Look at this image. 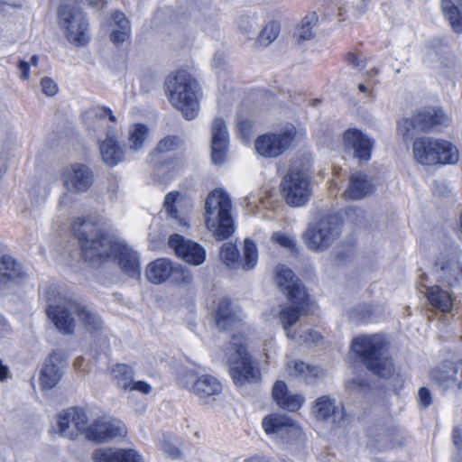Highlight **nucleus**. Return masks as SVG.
<instances>
[{
  "label": "nucleus",
  "instance_id": "obj_1",
  "mask_svg": "<svg viewBox=\"0 0 462 462\" xmlns=\"http://www.w3.org/2000/svg\"><path fill=\"white\" fill-rule=\"evenodd\" d=\"M85 261L99 265L116 257L122 271L131 278H139L141 267L138 254L127 245L106 236L98 221L92 217L77 218L72 224Z\"/></svg>",
  "mask_w": 462,
  "mask_h": 462
},
{
  "label": "nucleus",
  "instance_id": "obj_2",
  "mask_svg": "<svg viewBox=\"0 0 462 462\" xmlns=\"http://www.w3.org/2000/svg\"><path fill=\"white\" fill-rule=\"evenodd\" d=\"M166 93L170 103L187 120L194 119L199 110L200 87L198 81L186 70H178L165 81Z\"/></svg>",
  "mask_w": 462,
  "mask_h": 462
},
{
  "label": "nucleus",
  "instance_id": "obj_3",
  "mask_svg": "<svg viewBox=\"0 0 462 462\" xmlns=\"http://www.w3.org/2000/svg\"><path fill=\"white\" fill-rule=\"evenodd\" d=\"M231 208V199L221 189H214L206 199V226L219 241L228 238L235 231Z\"/></svg>",
  "mask_w": 462,
  "mask_h": 462
},
{
  "label": "nucleus",
  "instance_id": "obj_4",
  "mask_svg": "<svg viewBox=\"0 0 462 462\" xmlns=\"http://www.w3.org/2000/svg\"><path fill=\"white\" fill-rule=\"evenodd\" d=\"M352 350L373 373L382 377L393 374V366L388 356L387 343L382 336H360L353 340Z\"/></svg>",
  "mask_w": 462,
  "mask_h": 462
},
{
  "label": "nucleus",
  "instance_id": "obj_5",
  "mask_svg": "<svg viewBox=\"0 0 462 462\" xmlns=\"http://www.w3.org/2000/svg\"><path fill=\"white\" fill-rule=\"evenodd\" d=\"M231 376L237 385L256 382L260 379V370L254 367L245 348L244 337L235 336L231 346L226 353Z\"/></svg>",
  "mask_w": 462,
  "mask_h": 462
},
{
  "label": "nucleus",
  "instance_id": "obj_6",
  "mask_svg": "<svg viewBox=\"0 0 462 462\" xmlns=\"http://www.w3.org/2000/svg\"><path fill=\"white\" fill-rule=\"evenodd\" d=\"M58 24L70 43L83 46L88 42V24L85 14L70 0L63 2L60 5Z\"/></svg>",
  "mask_w": 462,
  "mask_h": 462
},
{
  "label": "nucleus",
  "instance_id": "obj_7",
  "mask_svg": "<svg viewBox=\"0 0 462 462\" xmlns=\"http://www.w3.org/2000/svg\"><path fill=\"white\" fill-rule=\"evenodd\" d=\"M178 384L205 402L214 400L222 392L221 383L213 375L199 374L194 368H181L177 374Z\"/></svg>",
  "mask_w": 462,
  "mask_h": 462
},
{
  "label": "nucleus",
  "instance_id": "obj_8",
  "mask_svg": "<svg viewBox=\"0 0 462 462\" xmlns=\"http://www.w3.org/2000/svg\"><path fill=\"white\" fill-rule=\"evenodd\" d=\"M281 190L288 205L293 207L305 205L311 194L308 170L293 164L282 180Z\"/></svg>",
  "mask_w": 462,
  "mask_h": 462
},
{
  "label": "nucleus",
  "instance_id": "obj_9",
  "mask_svg": "<svg viewBox=\"0 0 462 462\" xmlns=\"http://www.w3.org/2000/svg\"><path fill=\"white\" fill-rule=\"evenodd\" d=\"M341 225L336 216H328L310 225L303 234L307 247L314 252H323L339 237Z\"/></svg>",
  "mask_w": 462,
  "mask_h": 462
},
{
  "label": "nucleus",
  "instance_id": "obj_10",
  "mask_svg": "<svg viewBox=\"0 0 462 462\" xmlns=\"http://www.w3.org/2000/svg\"><path fill=\"white\" fill-rule=\"evenodd\" d=\"M287 303L281 306L280 310L273 317L279 319L286 336L295 338L291 333V327L298 322L300 316L311 311L314 304L309 300L307 291H287Z\"/></svg>",
  "mask_w": 462,
  "mask_h": 462
},
{
  "label": "nucleus",
  "instance_id": "obj_11",
  "mask_svg": "<svg viewBox=\"0 0 462 462\" xmlns=\"http://www.w3.org/2000/svg\"><path fill=\"white\" fill-rule=\"evenodd\" d=\"M79 310L80 302L60 297L48 305L46 312L60 333L70 335L75 331Z\"/></svg>",
  "mask_w": 462,
  "mask_h": 462
},
{
  "label": "nucleus",
  "instance_id": "obj_12",
  "mask_svg": "<svg viewBox=\"0 0 462 462\" xmlns=\"http://www.w3.org/2000/svg\"><path fill=\"white\" fill-rule=\"evenodd\" d=\"M297 130L294 125H287L277 133L259 135L254 142V149L263 158H277L291 145Z\"/></svg>",
  "mask_w": 462,
  "mask_h": 462
},
{
  "label": "nucleus",
  "instance_id": "obj_13",
  "mask_svg": "<svg viewBox=\"0 0 462 462\" xmlns=\"http://www.w3.org/2000/svg\"><path fill=\"white\" fill-rule=\"evenodd\" d=\"M89 424L88 412L80 408L71 407L57 415L58 433L70 440L78 439L80 435L87 439Z\"/></svg>",
  "mask_w": 462,
  "mask_h": 462
},
{
  "label": "nucleus",
  "instance_id": "obj_14",
  "mask_svg": "<svg viewBox=\"0 0 462 462\" xmlns=\"http://www.w3.org/2000/svg\"><path fill=\"white\" fill-rule=\"evenodd\" d=\"M126 432V427L120 420L102 416L90 421L87 439L96 442H104L117 437H124Z\"/></svg>",
  "mask_w": 462,
  "mask_h": 462
},
{
  "label": "nucleus",
  "instance_id": "obj_15",
  "mask_svg": "<svg viewBox=\"0 0 462 462\" xmlns=\"http://www.w3.org/2000/svg\"><path fill=\"white\" fill-rule=\"evenodd\" d=\"M168 245L179 258L188 263L199 265L205 262V249L194 241L174 234L169 237Z\"/></svg>",
  "mask_w": 462,
  "mask_h": 462
},
{
  "label": "nucleus",
  "instance_id": "obj_16",
  "mask_svg": "<svg viewBox=\"0 0 462 462\" xmlns=\"http://www.w3.org/2000/svg\"><path fill=\"white\" fill-rule=\"evenodd\" d=\"M228 143L226 123L222 118H216L211 125V161L215 165L226 162Z\"/></svg>",
  "mask_w": 462,
  "mask_h": 462
},
{
  "label": "nucleus",
  "instance_id": "obj_17",
  "mask_svg": "<svg viewBox=\"0 0 462 462\" xmlns=\"http://www.w3.org/2000/svg\"><path fill=\"white\" fill-rule=\"evenodd\" d=\"M62 180L68 190L84 192L92 185L93 176L88 166L74 163L63 171Z\"/></svg>",
  "mask_w": 462,
  "mask_h": 462
},
{
  "label": "nucleus",
  "instance_id": "obj_18",
  "mask_svg": "<svg viewBox=\"0 0 462 462\" xmlns=\"http://www.w3.org/2000/svg\"><path fill=\"white\" fill-rule=\"evenodd\" d=\"M430 377L433 383L444 390L462 388L457 363L446 362L439 365L430 371Z\"/></svg>",
  "mask_w": 462,
  "mask_h": 462
},
{
  "label": "nucleus",
  "instance_id": "obj_19",
  "mask_svg": "<svg viewBox=\"0 0 462 462\" xmlns=\"http://www.w3.org/2000/svg\"><path fill=\"white\" fill-rule=\"evenodd\" d=\"M183 145V140L176 135H167L157 143L153 151L150 153V162L154 167H159L163 163H172L175 157L171 153L179 150Z\"/></svg>",
  "mask_w": 462,
  "mask_h": 462
},
{
  "label": "nucleus",
  "instance_id": "obj_20",
  "mask_svg": "<svg viewBox=\"0 0 462 462\" xmlns=\"http://www.w3.org/2000/svg\"><path fill=\"white\" fill-rule=\"evenodd\" d=\"M418 132L432 131L449 125V117L439 108L427 107L415 114Z\"/></svg>",
  "mask_w": 462,
  "mask_h": 462
},
{
  "label": "nucleus",
  "instance_id": "obj_21",
  "mask_svg": "<svg viewBox=\"0 0 462 462\" xmlns=\"http://www.w3.org/2000/svg\"><path fill=\"white\" fill-rule=\"evenodd\" d=\"M344 145L346 149L354 151L355 157L362 161H368L374 142L357 129H349L344 134Z\"/></svg>",
  "mask_w": 462,
  "mask_h": 462
},
{
  "label": "nucleus",
  "instance_id": "obj_22",
  "mask_svg": "<svg viewBox=\"0 0 462 462\" xmlns=\"http://www.w3.org/2000/svg\"><path fill=\"white\" fill-rule=\"evenodd\" d=\"M374 189V185L371 178L362 171H356L349 176L343 197L350 200L362 199L373 193Z\"/></svg>",
  "mask_w": 462,
  "mask_h": 462
},
{
  "label": "nucleus",
  "instance_id": "obj_23",
  "mask_svg": "<svg viewBox=\"0 0 462 462\" xmlns=\"http://www.w3.org/2000/svg\"><path fill=\"white\" fill-rule=\"evenodd\" d=\"M64 364L59 355H51L40 372V387L43 390L52 389L62 377Z\"/></svg>",
  "mask_w": 462,
  "mask_h": 462
},
{
  "label": "nucleus",
  "instance_id": "obj_24",
  "mask_svg": "<svg viewBox=\"0 0 462 462\" xmlns=\"http://www.w3.org/2000/svg\"><path fill=\"white\" fill-rule=\"evenodd\" d=\"M95 462H144L143 457L133 448H98L93 452Z\"/></svg>",
  "mask_w": 462,
  "mask_h": 462
},
{
  "label": "nucleus",
  "instance_id": "obj_25",
  "mask_svg": "<svg viewBox=\"0 0 462 462\" xmlns=\"http://www.w3.org/2000/svg\"><path fill=\"white\" fill-rule=\"evenodd\" d=\"M273 398L277 405L290 411H296L305 402V397L299 393H290L287 385L282 381H278L273 387Z\"/></svg>",
  "mask_w": 462,
  "mask_h": 462
},
{
  "label": "nucleus",
  "instance_id": "obj_26",
  "mask_svg": "<svg viewBox=\"0 0 462 462\" xmlns=\"http://www.w3.org/2000/svg\"><path fill=\"white\" fill-rule=\"evenodd\" d=\"M436 138L420 137L412 143V155L416 162L421 165H438L436 156Z\"/></svg>",
  "mask_w": 462,
  "mask_h": 462
},
{
  "label": "nucleus",
  "instance_id": "obj_27",
  "mask_svg": "<svg viewBox=\"0 0 462 462\" xmlns=\"http://www.w3.org/2000/svg\"><path fill=\"white\" fill-rule=\"evenodd\" d=\"M26 277L23 266L9 255L0 259V286L17 284Z\"/></svg>",
  "mask_w": 462,
  "mask_h": 462
},
{
  "label": "nucleus",
  "instance_id": "obj_28",
  "mask_svg": "<svg viewBox=\"0 0 462 462\" xmlns=\"http://www.w3.org/2000/svg\"><path fill=\"white\" fill-rule=\"evenodd\" d=\"M215 318L216 326L219 329L226 330L241 320L242 313L228 300L222 299L217 303Z\"/></svg>",
  "mask_w": 462,
  "mask_h": 462
},
{
  "label": "nucleus",
  "instance_id": "obj_29",
  "mask_svg": "<svg viewBox=\"0 0 462 462\" xmlns=\"http://www.w3.org/2000/svg\"><path fill=\"white\" fill-rule=\"evenodd\" d=\"M177 269L166 258H159L150 263L145 271L146 278L153 284L165 282Z\"/></svg>",
  "mask_w": 462,
  "mask_h": 462
},
{
  "label": "nucleus",
  "instance_id": "obj_30",
  "mask_svg": "<svg viewBox=\"0 0 462 462\" xmlns=\"http://www.w3.org/2000/svg\"><path fill=\"white\" fill-rule=\"evenodd\" d=\"M103 162L110 166H116L124 160V151L119 146L116 136L109 132L106 138L99 145Z\"/></svg>",
  "mask_w": 462,
  "mask_h": 462
},
{
  "label": "nucleus",
  "instance_id": "obj_31",
  "mask_svg": "<svg viewBox=\"0 0 462 462\" xmlns=\"http://www.w3.org/2000/svg\"><path fill=\"white\" fill-rule=\"evenodd\" d=\"M273 274L274 282L280 289H300L302 286L293 271L284 264L275 266Z\"/></svg>",
  "mask_w": 462,
  "mask_h": 462
},
{
  "label": "nucleus",
  "instance_id": "obj_32",
  "mask_svg": "<svg viewBox=\"0 0 462 462\" xmlns=\"http://www.w3.org/2000/svg\"><path fill=\"white\" fill-rule=\"evenodd\" d=\"M441 9L456 32H462V0H442Z\"/></svg>",
  "mask_w": 462,
  "mask_h": 462
},
{
  "label": "nucleus",
  "instance_id": "obj_33",
  "mask_svg": "<svg viewBox=\"0 0 462 462\" xmlns=\"http://www.w3.org/2000/svg\"><path fill=\"white\" fill-rule=\"evenodd\" d=\"M435 152L438 164H456L459 160L458 149L449 141L436 139Z\"/></svg>",
  "mask_w": 462,
  "mask_h": 462
},
{
  "label": "nucleus",
  "instance_id": "obj_34",
  "mask_svg": "<svg viewBox=\"0 0 462 462\" xmlns=\"http://www.w3.org/2000/svg\"><path fill=\"white\" fill-rule=\"evenodd\" d=\"M339 408L334 399L328 395L319 397L313 402L311 408L312 415L320 420H326L338 412Z\"/></svg>",
  "mask_w": 462,
  "mask_h": 462
},
{
  "label": "nucleus",
  "instance_id": "obj_35",
  "mask_svg": "<svg viewBox=\"0 0 462 462\" xmlns=\"http://www.w3.org/2000/svg\"><path fill=\"white\" fill-rule=\"evenodd\" d=\"M287 368L290 375L300 377L305 380L317 378L323 374V371L319 366L310 365L297 360L288 362Z\"/></svg>",
  "mask_w": 462,
  "mask_h": 462
},
{
  "label": "nucleus",
  "instance_id": "obj_36",
  "mask_svg": "<svg viewBox=\"0 0 462 462\" xmlns=\"http://www.w3.org/2000/svg\"><path fill=\"white\" fill-rule=\"evenodd\" d=\"M290 418L283 414H269L263 419V429L267 435H274L279 438L281 433L284 431L286 424L289 423Z\"/></svg>",
  "mask_w": 462,
  "mask_h": 462
},
{
  "label": "nucleus",
  "instance_id": "obj_37",
  "mask_svg": "<svg viewBox=\"0 0 462 462\" xmlns=\"http://www.w3.org/2000/svg\"><path fill=\"white\" fill-rule=\"evenodd\" d=\"M318 23V16L315 13L307 14L302 18L294 32V37L298 42L309 41L315 36L314 28Z\"/></svg>",
  "mask_w": 462,
  "mask_h": 462
},
{
  "label": "nucleus",
  "instance_id": "obj_38",
  "mask_svg": "<svg viewBox=\"0 0 462 462\" xmlns=\"http://www.w3.org/2000/svg\"><path fill=\"white\" fill-rule=\"evenodd\" d=\"M113 20L116 28L113 29L110 38L115 44H119L124 42L130 36L129 21L125 15L120 12L114 14Z\"/></svg>",
  "mask_w": 462,
  "mask_h": 462
},
{
  "label": "nucleus",
  "instance_id": "obj_39",
  "mask_svg": "<svg viewBox=\"0 0 462 462\" xmlns=\"http://www.w3.org/2000/svg\"><path fill=\"white\" fill-rule=\"evenodd\" d=\"M78 320L90 333L100 331L103 328V322L98 315L82 303H80L79 318Z\"/></svg>",
  "mask_w": 462,
  "mask_h": 462
},
{
  "label": "nucleus",
  "instance_id": "obj_40",
  "mask_svg": "<svg viewBox=\"0 0 462 462\" xmlns=\"http://www.w3.org/2000/svg\"><path fill=\"white\" fill-rule=\"evenodd\" d=\"M280 24L277 22H269L257 35L254 43V47L256 49L268 47L276 40L280 33Z\"/></svg>",
  "mask_w": 462,
  "mask_h": 462
},
{
  "label": "nucleus",
  "instance_id": "obj_41",
  "mask_svg": "<svg viewBox=\"0 0 462 462\" xmlns=\"http://www.w3.org/2000/svg\"><path fill=\"white\" fill-rule=\"evenodd\" d=\"M239 262L240 266L246 271L254 269L258 262L257 246L250 238L244 241L243 259Z\"/></svg>",
  "mask_w": 462,
  "mask_h": 462
},
{
  "label": "nucleus",
  "instance_id": "obj_42",
  "mask_svg": "<svg viewBox=\"0 0 462 462\" xmlns=\"http://www.w3.org/2000/svg\"><path fill=\"white\" fill-rule=\"evenodd\" d=\"M180 194L178 191H171L165 196L163 206L167 215L176 221L180 226H188V221L185 216L180 215L175 204L178 203V199Z\"/></svg>",
  "mask_w": 462,
  "mask_h": 462
},
{
  "label": "nucleus",
  "instance_id": "obj_43",
  "mask_svg": "<svg viewBox=\"0 0 462 462\" xmlns=\"http://www.w3.org/2000/svg\"><path fill=\"white\" fill-rule=\"evenodd\" d=\"M111 375L118 387L124 390H127L134 381L132 368L123 364L116 365L111 371Z\"/></svg>",
  "mask_w": 462,
  "mask_h": 462
},
{
  "label": "nucleus",
  "instance_id": "obj_44",
  "mask_svg": "<svg viewBox=\"0 0 462 462\" xmlns=\"http://www.w3.org/2000/svg\"><path fill=\"white\" fill-rule=\"evenodd\" d=\"M149 129L146 125L136 124L129 129L128 146L133 151L140 150L148 137Z\"/></svg>",
  "mask_w": 462,
  "mask_h": 462
},
{
  "label": "nucleus",
  "instance_id": "obj_45",
  "mask_svg": "<svg viewBox=\"0 0 462 462\" xmlns=\"http://www.w3.org/2000/svg\"><path fill=\"white\" fill-rule=\"evenodd\" d=\"M430 304L443 312H448L453 306V299L448 291H430L427 295Z\"/></svg>",
  "mask_w": 462,
  "mask_h": 462
},
{
  "label": "nucleus",
  "instance_id": "obj_46",
  "mask_svg": "<svg viewBox=\"0 0 462 462\" xmlns=\"http://www.w3.org/2000/svg\"><path fill=\"white\" fill-rule=\"evenodd\" d=\"M220 257L226 265L232 268L240 266V262L238 261L239 253L234 244H224L221 247Z\"/></svg>",
  "mask_w": 462,
  "mask_h": 462
},
{
  "label": "nucleus",
  "instance_id": "obj_47",
  "mask_svg": "<svg viewBox=\"0 0 462 462\" xmlns=\"http://www.w3.org/2000/svg\"><path fill=\"white\" fill-rule=\"evenodd\" d=\"M288 422L284 431L281 433L279 438L286 442H293L300 439L302 436V431L299 423L291 418L289 419Z\"/></svg>",
  "mask_w": 462,
  "mask_h": 462
},
{
  "label": "nucleus",
  "instance_id": "obj_48",
  "mask_svg": "<svg viewBox=\"0 0 462 462\" xmlns=\"http://www.w3.org/2000/svg\"><path fill=\"white\" fill-rule=\"evenodd\" d=\"M415 115L411 118H403L397 123V133L404 141H409L417 131Z\"/></svg>",
  "mask_w": 462,
  "mask_h": 462
},
{
  "label": "nucleus",
  "instance_id": "obj_49",
  "mask_svg": "<svg viewBox=\"0 0 462 462\" xmlns=\"http://www.w3.org/2000/svg\"><path fill=\"white\" fill-rule=\"evenodd\" d=\"M458 276L459 273L457 264H447L441 267L440 279L443 282V286H456L458 281Z\"/></svg>",
  "mask_w": 462,
  "mask_h": 462
},
{
  "label": "nucleus",
  "instance_id": "obj_50",
  "mask_svg": "<svg viewBox=\"0 0 462 462\" xmlns=\"http://www.w3.org/2000/svg\"><path fill=\"white\" fill-rule=\"evenodd\" d=\"M271 241L274 244L279 245L280 246L293 251L296 248V241L295 238L284 232H274L271 236Z\"/></svg>",
  "mask_w": 462,
  "mask_h": 462
},
{
  "label": "nucleus",
  "instance_id": "obj_51",
  "mask_svg": "<svg viewBox=\"0 0 462 462\" xmlns=\"http://www.w3.org/2000/svg\"><path fill=\"white\" fill-rule=\"evenodd\" d=\"M402 437L398 432H393L389 436H383L380 440V448L386 450L396 448L402 444Z\"/></svg>",
  "mask_w": 462,
  "mask_h": 462
},
{
  "label": "nucleus",
  "instance_id": "obj_52",
  "mask_svg": "<svg viewBox=\"0 0 462 462\" xmlns=\"http://www.w3.org/2000/svg\"><path fill=\"white\" fill-rule=\"evenodd\" d=\"M256 23L253 18L248 16H241L238 21V27L240 31L245 35L253 34Z\"/></svg>",
  "mask_w": 462,
  "mask_h": 462
},
{
  "label": "nucleus",
  "instance_id": "obj_53",
  "mask_svg": "<svg viewBox=\"0 0 462 462\" xmlns=\"http://www.w3.org/2000/svg\"><path fill=\"white\" fill-rule=\"evenodd\" d=\"M90 114L93 117L97 119H102L106 116H108L111 122H116V116L113 115V112L110 108L106 106H97L91 109Z\"/></svg>",
  "mask_w": 462,
  "mask_h": 462
},
{
  "label": "nucleus",
  "instance_id": "obj_54",
  "mask_svg": "<svg viewBox=\"0 0 462 462\" xmlns=\"http://www.w3.org/2000/svg\"><path fill=\"white\" fill-rule=\"evenodd\" d=\"M39 61V57L37 55H33L31 57L30 63L21 60L19 62L18 68L21 71V79L25 80L29 79V67L30 64L32 66H37Z\"/></svg>",
  "mask_w": 462,
  "mask_h": 462
},
{
  "label": "nucleus",
  "instance_id": "obj_55",
  "mask_svg": "<svg viewBox=\"0 0 462 462\" xmlns=\"http://www.w3.org/2000/svg\"><path fill=\"white\" fill-rule=\"evenodd\" d=\"M41 85L43 93L49 97H52L58 92V85L50 78H43Z\"/></svg>",
  "mask_w": 462,
  "mask_h": 462
},
{
  "label": "nucleus",
  "instance_id": "obj_56",
  "mask_svg": "<svg viewBox=\"0 0 462 462\" xmlns=\"http://www.w3.org/2000/svg\"><path fill=\"white\" fill-rule=\"evenodd\" d=\"M161 448L163 452H165L170 457L176 458L180 457V452L177 447L171 443L169 439H163L161 442Z\"/></svg>",
  "mask_w": 462,
  "mask_h": 462
},
{
  "label": "nucleus",
  "instance_id": "obj_57",
  "mask_svg": "<svg viewBox=\"0 0 462 462\" xmlns=\"http://www.w3.org/2000/svg\"><path fill=\"white\" fill-rule=\"evenodd\" d=\"M128 391H137L143 394H149L151 393L152 387L151 384H149L145 381H133Z\"/></svg>",
  "mask_w": 462,
  "mask_h": 462
},
{
  "label": "nucleus",
  "instance_id": "obj_58",
  "mask_svg": "<svg viewBox=\"0 0 462 462\" xmlns=\"http://www.w3.org/2000/svg\"><path fill=\"white\" fill-rule=\"evenodd\" d=\"M419 402L420 405L427 407L432 402V395L430 390L426 387H421L419 390Z\"/></svg>",
  "mask_w": 462,
  "mask_h": 462
},
{
  "label": "nucleus",
  "instance_id": "obj_59",
  "mask_svg": "<svg viewBox=\"0 0 462 462\" xmlns=\"http://www.w3.org/2000/svg\"><path fill=\"white\" fill-rule=\"evenodd\" d=\"M346 60L348 64L352 65L354 68L358 69H363L365 67V62L362 59H360L356 54L353 52H349L346 57Z\"/></svg>",
  "mask_w": 462,
  "mask_h": 462
},
{
  "label": "nucleus",
  "instance_id": "obj_60",
  "mask_svg": "<svg viewBox=\"0 0 462 462\" xmlns=\"http://www.w3.org/2000/svg\"><path fill=\"white\" fill-rule=\"evenodd\" d=\"M453 443L457 448H462V430L455 428L452 433Z\"/></svg>",
  "mask_w": 462,
  "mask_h": 462
},
{
  "label": "nucleus",
  "instance_id": "obj_61",
  "mask_svg": "<svg viewBox=\"0 0 462 462\" xmlns=\"http://www.w3.org/2000/svg\"><path fill=\"white\" fill-rule=\"evenodd\" d=\"M257 199H256V197L253 194H250L248 197H246V211L248 214H254L253 207L255 206Z\"/></svg>",
  "mask_w": 462,
  "mask_h": 462
},
{
  "label": "nucleus",
  "instance_id": "obj_62",
  "mask_svg": "<svg viewBox=\"0 0 462 462\" xmlns=\"http://www.w3.org/2000/svg\"><path fill=\"white\" fill-rule=\"evenodd\" d=\"M10 374L9 367L4 365L3 361L0 360V382H4L8 379Z\"/></svg>",
  "mask_w": 462,
  "mask_h": 462
},
{
  "label": "nucleus",
  "instance_id": "obj_63",
  "mask_svg": "<svg viewBox=\"0 0 462 462\" xmlns=\"http://www.w3.org/2000/svg\"><path fill=\"white\" fill-rule=\"evenodd\" d=\"M180 275L183 284L189 285L191 282L192 275L189 271L181 270Z\"/></svg>",
  "mask_w": 462,
  "mask_h": 462
},
{
  "label": "nucleus",
  "instance_id": "obj_64",
  "mask_svg": "<svg viewBox=\"0 0 462 462\" xmlns=\"http://www.w3.org/2000/svg\"><path fill=\"white\" fill-rule=\"evenodd\" d=\"M238 130L244 132L245 136L248 135L250 133L251 125L246 121H241L237 125Z\"/></svg>",
  "mask_w": 462,
  "mask_h": 462
}]
</instances>
